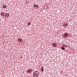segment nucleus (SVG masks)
<instances>
[{
	"instance_id": "f257e3e1",
	"label": "nucleus",
	"mask_w": 77,
	"mask_h": 77,
	"mask_svg": "<svg viewBox=\"0 0 77 77\" xmlns=\"http://www.w3.org/2000/svg\"><path fill=\"white\" fill-rule=\"evenodd\" d=\"M17 40L18 41H19V42H23V39L20 38L18 39Z\"/></svg>"
},
{
	"instance_id": "2eb2a0df",
	"label": "nucleus",
	"mask_w": 77,
	"mask_h": 77,
	"mask_svg": "<svg viewBox=\"0 0 77 77\" xmlns=\"http://www.w3.org/2000/svg\"><path fill=\"white\" fill-rule=\"evenodd\" d=\"M64 47H68V46L66 45H64Z\"/></svg>"
},
{
	"instance_id": "4468645a",
	"label": "nucleus",
	"mask_w": 77,
	"mask_h": 77,
	"mask_svg": "<svg viewBox=\"0 0 77 77\" xmlns=\"http://www.w3.org/2000/svg\"><path fill=\"white\" fill-rule=\"evenodd\" d=\"M28 72H32V70H28Z\"/></svg>"
},
{
	"instance_id": "f03ea898",
	"label": "nucleus",
	"mask_w": 77,
	"mask_h": 77,
	"mask_svg": "<svg viewBox=\"0 0 77 77\" xmlns=\"http://www.w3.org/2000/svg\"><path fill=\"white\" fill-rule=\"evenodd\" d=\"M5 16H6V18H8V17H9V13H6L5 14Z\"/></svg>"
},
{
	"instance_id": "6ab92c4d",
	"label": "nucleus",
	"mask_w": 77,
	"mask_h": 77,
	"mask_svg": "<svg viewBox=\"0 0 77 77\" xmlns=\"http://www.w3.org/2000/svg\"><path fill=\"white\" fill-rule=\"evenodd\" d=\"M26 3H27V2H26Z\"/></svg>"
},
{
	"instance_id": "6e6552de",
	"label": "nucleus",
	"mask_w": 77,
	"mask_h": 77,
	"mask_svg": "<svg viewBox=\"0 0 77 77\" xmlns=\"http://www.w3.org/2000/svg\"><path fill=\"white\" fill-rule=\"evenodd\" d=\"M38 76V75H35V74H34L33 75V77H37Z\"/></svg>"
},
{
	"instance_id": "1a4fd4ad",
	"label": "nucleus",
	"mask_w": 77,
	"mask_h": 77,
	"mask_svg": "<svg viewBox=\"0 0 77 77\" xmlns=\"http://www.w3.org/2000/svg\"><path fill=\"white\" fill-rule=\"evenodd\" d=\"M2 8H6V5H3Z\"/></svg>"
},
{
	"instance_id": "20e7f679",
	"label": "nucleus",
	"mask_w": 77,
	"mask_h": 77,
	"mask_svg": "<svg viewBox=\"0 0 77 77\" xmlns=\"http://www.w3.org/2000/svg\"><path fill=\"white\" fill-rule=\"evenodd\" d=\"M34 74H35L36 75H38L39 72L38 71H35L33 73Z\"/></svg>"
},
{
	"instance_id": "423d86ee",
	"label": "nucleus",
	"mask_w": 77,
	"mask_h": 77,
	"mask_svg": "<svg viewBox=\"0 0 77 77\" xmlns=\"http://www.w3.org/2000/svg\"><path fill=\"white\" fill-rule=\"evenodd\" d=\"M57 46V44L55 43L53 44H52V46H53L54 47H56Z\"/></svg>"
},
{
	"instance_id": "7ed1b4c3",
	"label": "nucleus",
	"mask_w": 77,
	"mask_h": 77,
	"mask_svg": "<svg viewBox=\"0 0 77 77\" xmlns=\"http://www.w3.org/2000/svg\"><path fill=\"white\" fill-rule=\"evenodd\" d=\"M63 36L66 38L68 36V33H64V34L63 35Z\"/></svg>"
},
{
	"instance_id": "dca6fc26",
	"label": "nucleus",
	"mask_w": 77,
	"mask_h": 77,
	"mask_svg": "<svg viewBox=\"0 0 77 77\" xmlns=\"http://www.w3.org/2000/svg\"><path fill=\"white\" fill-rule=\"evenodd\" d=\"M63 27H65V25H63Z\"/></svg>"
},
{
	"instance_id": "9d476101",
	"label": "nucleus",
	"mask_w": 77,
	"mask_h": 77,
	"mask_svg": "<svg viewBox=\"0 0 77 77\" xmlns=\"http://www.w3.org/2000/svg\"><path fill=\"white\" fill-rule=\"evenodd\" d=\"M30 24H31V23L30 22H29L27 23V26H29Z\"/></svg>"
},
{
	"instance_id": "0eeeda50",
	"label": "nucleus",
	"mask_w": 77,
	"mask_h": 77,
	"mask_svg": "<svg viewBox=\"0 0 77 77\" xmlns=\"http://www.w3.org/2000/svg\"><path fill=\"white\" fill-rule=\"evenodd\" d=\"M1 15L2 16V17H3L4 15H5V13L3 12H2L1 13Z\"/></svg>"
},
{
	"instance_id": "a211bd4d",
	"label": "nucleus",
	"mask_w": 77,
	"mask_h": 77,
	"mask_svg": "<svg viewBox=\"0 0 77 77\" xmlns=\"http://www.w3.org/2000/svg\"><path fill=\"white\" fill-rule=\"evenodd\" d=\"M63 47H65V45H63Z\"/></svg>"
},
{
	"instance_id": "f8f14e48",
	"label": "nucleus",
	"mask_w": 77,
	"mask_h": 77,
	"mask_svg": "<svg viewBox=\"0 0 77 77\" xmlns=\"http://www.w3.org/2000/svg\"><path fill=\"white\" fill-rule=\"evenodd\" d=\"M64 25H65V27H67V26H68V24L67 23H64Z\"/></svg>"
},
{
	"instance_id": "ddd939ff",
	"label": "nucleus",
	"mask_w": 77,
	"mask_h": 77,
	"mask_svg": "<svg viewBox=\"0 0 77 77\" xmlns=\"http://www.w3.org/2000/svg\"><path fill=\"white\" fill-rule=\"evenodd\" d=\"M61 48H62V50H65V48L64 47H61Z\"/></svg>"
},
{
	"instance_id": "39448f33",
	"label": "nucleus",
	"mask_w": 77,
	"mask_h": 77,
	"mask_svg": "<svg viewBox=\"0 0 77 77\" xmlns=\"http://www.w3.org/2000/svg\"><path fill=\"white\" fill-rule=\"evenodd\" d=\"M34 7H36V8H39V5L36 4H34L33 5Z\"/></svg>"
},
{
	"instance_id": "f3484780",
	"label": "nucleus",
	"mask_w": 77,
	"mask_h": 77,
	"mask_svg": "<svg viewBox=\"0 0 77 77\" xmlns=\"http://www.w3.org/2000/svg\"><path fill=\"white\" fill-rule=\"evenodd\" d=\"M20 58H21V59H22V58H23V57H21Z\"/></svg>"
},
{
	"instance_id": "9b49d317",
	"label": "nucleus",
	"mask_w": 77,
	"mask_h": 77,
	"mask_svg": "<svg viewBox=\"0 0 77 77\" xmlns=\"http://www.w3.org/2000/svg\"><path fill=\"white\" fill-rule=\"evenodd\" d=\"M41 71L42 72H43L44 71V67H42V68L41 69Z\"/></svg>"
}]
</instances>
